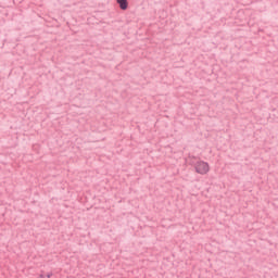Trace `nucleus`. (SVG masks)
<instances>
[{
	"instance_id": "f257e3e1",
	"label": "nucleus",
	"mask_w": 278,
	"mask_h": 278,
	"mask_svg": "<svg viewBox=\"0 0 278 278\" xmlns=\"http://www.w3.org/2000/svg\"><path fill=\"white\" fill-rule=\"evenodd\" d=\"M194 168L198 175H207V173L211 170L210 163L205 161H198L194 165Z\"/></svg>"
},
{
	"instance_id": "f03ea898",
	"label": "nucleus",
	"mask_w": 278,
	"mask_h": 278,
	"mask_svg": "<svg viewBox=\"0 0 278 278\" xmlns=\"http://www.w3.org/2000/svg\"><path fill=\"white\" fill-rule=\"evenodd\" d=\"M117 3L121 10H127V8H129V3L127 2V0H117Z\"/></svg>"
}]
</instances>
